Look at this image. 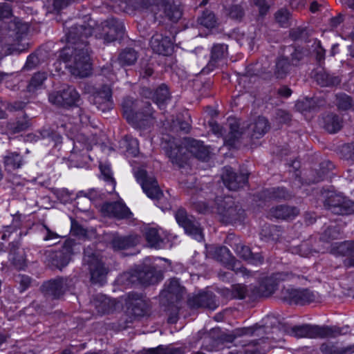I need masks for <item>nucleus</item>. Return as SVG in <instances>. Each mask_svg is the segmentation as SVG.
I'll use <instances>...</instances> for the list:
<instances>
[{
    "label": "nucleus",
    "instance_id": "nucleus-26",
    "mask_svg": "<svg viewBox=\"0 0 354 354\" xmlns=\"http://www.w3.org/2000/svg\"><path fill=\"white\" fill-rule=\"evenodd\" d=\"M137 278L142 285L149 286L161 281L163 279V273L154 267L145 266L138 272Z\"/></svg>",
    "mask_w": 354,
    "mask_h": 354
},
{
    "label": "nucleus",
    "instance_id": "nucleus-57",
    "mask_svg": "<svg viewBox=\"0 0 354 354\" xmlns=\"http://www.w3.org/2000/svg\"><path fill=\"white\" fill-rule=\"evenodd\" d=\"M322 105L319 103L317 99H306L297 104L298 109H301L303 111H312L316 110L319 106Z\"/></svg>",
    "mask_w": 354,
    "mask_h": 354
},
{
    "label": "nucleus",
    "instance_id": "nucleus-13",
    "mask_svg": "<svg viewBox=\"0 0 354 354\" xmlns=\"http://www.w3.org/2000/svg\"><path fill=\"white\" fill-rule=\"evenodd\" d=\"M48 100L50 103L58 106L70 107L80 100V95L74 87L66 86L59 91L50 93Z\"/></svg>",
    "mask_w": 354,
    "mask_h": 354
},
{
    "label": "nucleus",
    "instance_id": "nucleus-60",
    "mask_svg": "<svg viewBox=\"0 0 354 354\" xmlns=\"http://www.w3.org/2000/svg\"><path fill=\"white\" fill-rule=\"evenodd\" d=\"M279 232L278 227L275 225H266L262 230L261 234L268 239L274 241L278 239Z\"/></svg>",
    "mask_w": 354,
    "mask_h": 354
},
{
    "label": "nucleus",
    "instance_id": "nucleus-1",
    "mask_svg": "<svg viewBox=\"0 0 354 354\" xmlns=\"http://www.w3.org/2000/svg\"><path fill=\"white\" fill-rule=\"evenodd\" d=\"M83 25H75L66 33V46L61 52L60 57L68 62L71 74L77 77H86L91 75V62L88 42L85 39L92 35V28Z\"/></svg>",
    "mask_w": 354,
    "mask_h": 354
},
{
    "label": "nucleus",
    "instance_id": "nucleus-39",
    "mask_svg": "<svg viewBox=\"0 0 354 354\" xmlns=\"http://www.w3.org/2000/svg\"><path fill=\"white\" fill-rule=\"evenodd\" d=\"M342 126V118L335 113H329L324 118V128L330 133H337Z\"/></svg>",
    "mask_w": 354,
    "mask_h": 354
},
{
    "label": "nucleus",
    "instance_id": "nucleus-31",
    "mask_svg": "<svg viewBox=\"0 0 354 354\" xmlns=\"http://www.w3.org/2000/svg\"><path fill=\"white\" fill-rule=\"evenodd\" d=\"M10 260L12 264L17 270H22L26 266L25 252L19 250V242L10 243Z\"/></svg>",
    "mask_w": 354,
    "mask_h": 354
},
{
    "label": "nucleus",
    "instance_id": "nucleus-28",
    "mask_svg": "<svg viewBox=\"0 0 354 354\" xmlns=\"http://www.w3.org/2000/svg\"><path fill=\"white\" fill-rule=\"evenodd\" d=\"M91 306L99 315L111 312L115 307V302L104 295H96L91 301Z\"/></svg>",
    "mask_w": 354,
    "mask_h": 354
},
{
    "label": "nucleus",
    "instance_id": "nucleus-48",
    "mask_svg": "<svg viewBox=\"0 0 354 354\" xmlns=\"http://www.w3.org/2000/svg\"><path fill=\"white\" fill-rule=\"evenodd\" d=\"M335 97L336 106L339 110L347 111L351 109L354 105V101L353 98L346 93H342L337 94Z\"/></svg>",
    "mask_w": 354,
    "mask_h": 354
},
{
    "label": "nucleus",
    "instance_id": "nucleus-32",
    "mask_svg": "<svg viewBox=\"0 0 354 354\" xmlns=\"http://www.w3.org/2000/svg\"><path fill=\"white\" fill-rule=\"evenodd\" d=\"M229 132L224 136L225 142L230 146H234L243 135V131L240 129L239 122L231 118L227 120Z\"/></svg>",
    "mask_w": 354,
    "mask_h": 354
},
{
    "label": "nucleus",
    "instance_id": "nucleus-41",
    "mask_svg": "<svg viewBox=\"0 0 354 354\" xmlns=\"http://www.w3.org/2000/svg\"><path fill=\"white\" fill-rule=\"evenodd\" d=\"M291 64L287 57H279L275 61L274 75L278 79H283L289 73Z\"/></svg>",
    "mask_w": 354,
    "mask_h": 354
},
{
    "label": "nucleus",
    "instance_id": "nucleus-38",
    "mask_svg": "<svg viewBox=\"0 0 354 354\" xmlns=\"http://www.w3.org/2000/svg\"><path fill=\"white\" fill-rule=\"evenodd\" d=\"M227 55V46L224 44H214L211 49L210 60L207 67L212 70L216 64L223 59Z\"/></svg>",
    "mask_w": 354,
    "mask_h": 354
},
{
    "label": "nucleus",
    "instance_id": "nucleus-62",
    "mask_svg": "<svg viewBox=\"0 0 354 354\" xmlns=\"http://www.w3.org/2000/svg\"><path fill=\"white\" fill-rule=\"evenodd\" d=\"M140 76L142 78H148L153 73V68L151 64L142 62L139 70Z\"/></svg>",
    "mask_w": 354,
    "mask_h": 354
},
{
    "label": "nucleus",
    "instance_id": "nucleus-4",
    "mask_svg": "<svg viewBox=\"0 0 354 354\" xmlns=\"http://www.w3.org/2000/svg\"><path fill=\"white\" fill-rule=\"evenodd\" d=\"M290 333L298 338H334L343 334L342 328L337 326H319L308 324L292 327Z\"/></svg>",
    "mask_w": 354,
    "mask_h": 354
},
{
    "label": "nucleus",
    "instance_id": "nucleus-46",
    "mask_svg": "<svg viewBox=\"0 0 354 354\" xmlns=\"http://www.w3.org/2000/svg\"><path fill=\"white\" fill-rule=\"evenodd\" d=\"M141 354H184V351L180 348L160 345L156 348L143 350Z\"/></svg>",
    "mask_w": 354,
    "mask_h": 354
},
{
    "label": "nucleus",
    "instance_id": "nucleus-12",
    "mask_svg": "<svg viewBox=\"0 0 354 354\" xmlns=\"http://www.w3.org/2000/svg\"><path fill=\"white\" fill-rule=\"evenodd\" d=\"M175 218L178 225L184 229L186 234L192 236L199 241L203 239V234L200 224L192 215L188 214L184 208H179L176 212Z\"/></svg>",
    "mask_w": 354,
    "mask_h": 354
},
{
    "label": "nucleus",
    "instance_id": "nucleus-18",
    "mask_svg": "<svg viewBox=\"0 0 354 354\" xmlns=\"http://www.w3.org/2000/svg\"><path fill=\"white\" fill-rule=\"evenodd\" d=\"M125 301L135 316H144L149 308V300L142 293L131 292L128 293Z\"/></svg>",
    "mask_w": 354,
    "mask_h": 354
},
{
    "label": "nucleus",
    "instance_id": "nucleus-21",
    "mask_svg": "<svg viewBox=\"0 0 354 354\" xmlns=\"http://www.w3.org/2000/svg\"><path fill=\"white\" fill-rule=\"evenodd\" d=\"M223 295L230 299H245L254 301L257 299L254 286H246L242 283L234 284L230 289L223 290Z\"/></svg>",
    "mask_w": 354,
    "mask_h": 354
},
{
    "label": "nucleus",
    "instance_id": "nucleus-19",
    "mask_svg": "<svg viewBox=\"0 0 354 354\" xmlns=\"http://www.w3.org/2000/svg\"><path fill=\"white\" fill-rule=\"evenodd\" d=\"M218 212L221 216L222 221L225 223H233L240 221L244 218V210L232 201L224 202L218 207Z\"/></svg>",
    "mask_w": 354,
    "mask_h": 354
},
{
    "label": "nucleus",
    "instance_id": "nucleus-2",
    "mask_svg": "<svg viewBox=\"0 0 354 354\" xmlns=\"http://www.w3.org/2000/svg\"><path fill=\"white\" fill-rule=\"evenodd\" d=\"M89 24L92 26V34L94 33L95 37L103 39L105 43H111L121 39L124 34L123 23L115 18L105 20L101 26H96L95 21L89 18L88 24L82 25L87 28L89 27Z\"/></svg>",
    "mask_w": 354,
    "mask_h": 354
},
{
    "label": "nucleus",
    "instance_id": "nucleus-49",
    "mask_svg": "<svg viewBox=\"0 0 354 354\" xmlns=\"http://www.w3.org/2000/svg\"><path fill=\"white\" fill-rule=\"evenodd\" d=\"M47 78L46 72H38L34 74L27 86L29 92H34L39 88Z\"/></svg>",
    "mask_w": 354,
    "mask_h": 354
},
{
    "label": "nucleus",
    "instance_id": "nucleus-25",
    "mask_svg": "<svg viewBox=\"0 0 354 354\" xmlns=\"http://www.w3.org/2000/svg\"><path fill=\"white\" fill-rule=\"evenodd\" d=\"M230 245L235 250L236 254L243 260L252 264L263 263V257L261 254L259 252H252L251 249L248 246L241 243L239 239H236L235 242Z\"/></svg>",
    "mask_w": 354,
    "mask_h": 354
},
{
    "label": "nucleus",
    "instance_id": "nucleus-24",
    "mask_svg": "<svg viewBox=\"0 0 354 354\" xmlns=\"http://www.w3.org/2000/svg\"><path fill=\"white\" fill-rule=\"evenodd\" d=\"M156 118L153 116V111L150 104L149 108L142 109L127 122L136 128L145 129L152 126Z\"/></svg>",
    "mask_w": 354,
    "mask_h": 354
},
{
    "label": "nucleus",
    "instance_id": "nucleus-51",
    "mask_svg": "<svg viewBox=\"0 0 354 354\" xmlns=\"http://www.w3.org/2000/svg\"><path fill=\"white\" fill-rule=\"evenodd\" d=\"M100 169L103 176V179L108 183L109 185V187L106 189V192L108 193H112L115 189V180L113 177L110 167L108 165H100Z\"/></svg>",
    "mask_w": 354,
    "mask_h": 354
},
{
    "label": "nucleus",
    "instance_id": "nucleus-34",
    "mask_svg": "<svg viewBox=\"0 0 354 354\" xmlns=\"http://www.w3.org/2000/svg\"><path fill=\"white\" fill-rule=\"evenodd\" d=\"M139 238L137 235H129L126 236H115L110 244L112 248L117 250H126L137 245Z\"/></svg>",
    "mask_w": 354,
    "mask_h": 354
},
{
    "label": "nucleus",
    "instance_id": "nucleus-42",
    "mask_svg": "<svg viewBox=\"0 0 354 354\" xmlns=\"http://www.w3.org/2000/svg\"><path fill=\"white\" fill-rule=\"evenodd\" d=\"M30 126V120L26 114L17 118L15 121L8 123L7 129L12 134L26 131Z\"/></svg>",
    "mask_w": 354,
    "mask_h": 354
},
{
    "label": "nucleus",
    "instance_id": "nucleus-56",
    "mask_svg": "<svg viewBox=\"0 0 354 354\" xmlns=\"http://www.w3.org/2000/svg\"><path fill=\"white\" fill-rule=\"evenodd\" d=\"M276 21L281 27H287L290 24V20L291 19V14L286 8H281L277 10L274 14Z\"/></svg>",
    "mask_w": 354,
    "mask_h": 354
},
{
    "label": "nucleus",
    "instance_id": "nucleus-23",
    "mask_svg": "<svg viewBox=\"0 0 354 354\" xmlns=\"http://www.w3.org/2000/svg\"><path fill=\"white\" fill-rule=\"evenodd\" d=\"M102 211L108 216L118 219L130 218L132 215L126 205L120 201L104 203L102 206Z\"/></svg>",
    "mask_w": 354,
    "mask_h": 354
},
{
    "label": "nucleus",
    "instance_id": "nucleus-63",
    "mask_svg": "<svg viewBox=\"0 0 354 354\" xmlns=\"http://www.w3.org/2000/svg\"><path fill=\"white\" fill-rule=\"evenodd\" d=\"M40 63L39 58L35 53L30 54L26 60V63L24 67L26 70H32L36 68Z\"/></svg>",
    "mask_w": 354,
    "mask_h": 354
},
{
    "label": "nucleus",
    "instance_id": "nucleus-5",
    "mask_svg": "<svg viewBox=\"0 0 354 354\" xmlns=\"http://www.w3.org/2000/svg\"><path fill=\"white\" fill-rule=\"evenodd\" d=\"M84 92L90 93V102L102 112H106L112 109L113 102L112 99V89L110 86L103 84L100 88H95L91 84H85L83 88Z\"/></svg>",
    "mask_w": 354,
    "mask_h": 354
},
{
    "label": "nucleus",
    "instance_id": "nucleus-11",
    "mask_svg": "<svg viewBox=\"0 0 354 354\" xmlns=\"http://www.w3.org/2000/svg\"><path fill=\"white\" fill-rule=\"evenodd\" d=\"M324 207L335 214L346 215L354 212V202L334 192H328Z\"/></svg>",
    "mask_w": 354,
    "mask_h": 354
},
{
    "label": "nucleus",
    "instance_id": "nucleus-36",
    "mask_svg": "<svg viewBox=\"0 0 354 354\" xmlns=\"http://www.w3.org/2000/svg\"><path fill=\"white\" fill-rule=\"evenodd\" d=\"M208 252L209 255L216 261L232 266L230 263L233 260V257L227 247L212 246L209 248Z\"/></svg>",
    "mask_w": 354,
    "mask_h": 354
},
{
    "label": "nucleus",
    "instance_id": "nucleus-29",
    "mask_svg": "<svg viewBox=\"0 0 354 354\" xmlns=\"http://www.w3.org/2000/svg\"><path fill=\"white\" fill-rule=\"evenodd\" d=\"M187 155L192 154L195 158L201 160H206L209 156V147L204 145L203 142L194 139H189L187 141Z\"/></svg>",
    "mask_w": 354,
    "mask_h": 354
},
{
    "label": "nucleus",
    "instance_id": "nucleus-33",
    "mask_svg": "<svg viewBox=\"0 0 354 354\" xmlns=\"http://www.w3.org/2000/svg\"><path fill=\"white\" fill-rule=\"evenodd\" d=\"M252 139H259L264 136L270 129L268 120L264 117H258L248 127Z\"/></svg>",
    "mask_w": 354,
    "mask_h": 354
},
{
    "label": "nucleus",
    "instance_id": "nucleus-59",
    "mask_svg": "<svg viewBox=\"0 0 354 354\" xmlns=\"http://www.w3.org/2000/svg\"><path fill=\"white\" fill-rule=\"evenodd\" d=\"M289 36L294 41L306 40L308 37V34L306 28L299 26L291 28L289 32Z\"/></svg>",
    "mask_w": 354,
    "mask_h": 354
},
{
    "label": "nucleus",
    "instance_id": "nucleus-45",
    "mask_svg": "<svg viewBox=\"0 0 354 354\" xmlns=\"http://www.w3.org/2000/svg\"><path fill=\"white\" fill-rule=\"evenodd\" d=\"M6 169L15 170L20 168L23 164V158L17 152H8L3 158Z\"/></svg>",
    "mask_w": 354,
    "mask_h": 354
},
{
    "label": "nucleus",
    "instance_id": "nucleus-20",
    "mask_svg": "<svg viewBox=\"0 0 354 354\" xmlns=\"http://www.w3.org/2000/svg\"><path fill=\"white\" fill-rule=\"evenodd\" d=\"M330 252L335 256L346 257L344 266L347 268H354V241H345L341 243H335L331 245Z\"/></svg>",
    "mask_w": 354,
    "mask_h": 354
},
{
    "label": "nucleus",
    "instance_id": "nucleus-15",
    "mask_svg": "<svg viewBox=\"0 0 354 354\" xmlns=\"http://www.w3.org/2000/svg\"><path fill=\"white\" fill-rule=\"evenodd\" d=\"M184 290L185 288L180 286L178 279H170L160 293V303L164 306H169L178 302L183 298Z\"/></svg>",
    "mask_w": 354,
    "mask_h": 354
},
{
    "label": "nucleus",
    "instance_id": "nucleus-35",
    "mask_svg": "<svg viewBox=\"0 0 354 354\" xmlns=\"http://www.w3.org/2000/svg\"><path fill=\"white\" fill-rule=\"evenodd\" d=\"M260 198L266 200H288L291 195L283 187H271L262 190L259 193Z\"/></svg>",
    "mask_w": 354,
    "mask_h": 354
},
{
    "label": "nucleus",
    "instance_id": "nucleus-64",
    "mask_svg": "<svg viewBox=\"0 0 354 354\" xmlns=\"http://www.w3.org/2000/svg\"><path fill=\"white\" fill-rule=\"evenodd\" d=\"M218 340L212 339L209 335L203 337V347L207 351H213L216 349L218 345Z\"/></svg>",
    "mask_w": 354,
    "mask_h": 354
},
{
    "label": "nucleus",
    "instance_id": "nucleus-52",
    "mask_svg": "<svg viewBox=\"0 0 354 354\" xmlns=\"http://www.w3.org/2000/svg\"><path fill=\"white\" fill-rule=\"evenodd\" d=\"M198 22L204 27L212 28L216 26V18L213 12L207 10L198 18Z\"/></svg>",
    "mask_w": 354,
    "mask_h": 354
},
{
    "label": "nucleus",
    "instance_id": "nucleus-37",
    "mask_svg": "<svg viewBox=\"0 0 354 354\" xmlns=\"http://www.w3.org/2000/svg\"><path fill=\"white\" fill-rule=\"evenodd\" d=\"M257 332V335L259 336L265 333L264 328L259 327H248L241 328L234 330L231 334L225 335L222 339L227 342H233L237 337L243 335H254Z\"/></svg>",
    "mask_w": 354,
    "mask_h": 354
},
{
    "label": "nucleus",
    "instance_id": "nucleus-17",
    "mask_svg": "<svg viewBox=\"0 0 354 354\" xmlns=\"http://www.w3.org/2000/svg\"><path fill=\"white\" fill-rule=\"evenodd\" d=\"M149 46L153 53L169 56L174 52V45L169 36L161 32H156L151 37Z\"/></svg>",
    "mask_w": 354,
    "mask_h": 354
},
{
    "label": "nucleus",
    "instance_id": "nucleus-3",
    "mask_svg": "<svg viewBox=\"0 0 354 354\" xmlns=\"http://www.w3.org/2000/svg\"><path fill=\"white\" fill-rule=\"evenodd\" d=\"M162 147L174 165L182 168L187 164L189 157L187 145L183 146L180 139L165 134L162 138Z\"/></svg>",
    "mask_w": 354,
    "mask_h": 354
},
{
    "label": "nucleus",
    "instance_id": "nucleus-10",
    "mask_svg": "<svg viewBox=\"0 0 354 354\" xmlns=\"http://www.w3.org/2000/svg\"><path fill=\"white\" fill-rule=\"evenodd\" d=\"M281 298L290 304L306 305L317 301L319 295L308 288L284 287L281 290Z\"/></svg>",
    "mask_w": 354,
    "mask_h": 354
},
{
    "label": "nucleus",
    "instance_id": "nucleus-16",
    "mask_svg": "<svg viewBox=\"0 0 354 354\" xmlns=\"http://www.w3.org/2000/svg\"><path fill=\"white\" fill-rule=\"evenodd\" d=\"M221 179L229 190L237 191L247 184L248 176L247 174L236 172L230 166H225L223 169Z\"/></svg>",
    "mask_w": 354,
    "mask_h": 354
},
{
    "label": "nucleus",
    "instance_id": "nucleus-55",
    "mask_svg": "<svg viewBox=\"0 0 354 354\" xmlns=\"http://www.w3.org/2000/svg\"><path fill=\"white\" fill-rule=\"evenodd\" d=\"M342 232L338 225L329 226L324 232L322 239L325 241H330L341 237Z\"/></svg>",
    "mask_w": 354,
    "mask_h": 354
},
{
    "label": "nucleus",
    "instance_id": "nucleus-27",
    "mask_svg": "<svg viewBox=\"0 0 354 354\" xmlns=\"http://www.w3.org/2000/svg\"><path fill=\"white\" fill-rule=\"evenodd\" d=\"M188 304L192 308L214 309L216 307L214 295L212 292H202L194 295L188 300Z\"/></svg>",
    "mask_w": 354,
    "mask_h": 354
},
{
    "label": "nucleus",
    "instance_id": "nucleus-53",
    "mask_svg": "<svg viewBox=\"0 0 354 354\" xmlns=\"http://www.w3.org/2000/svg\"><path fill=\"white\" fill-rule=\"evenodd\" d=\"M351 348H339L331 342H325L320 346V351L322 354H344Z\"/></svg>",
    "mask_w": 354,
    "mask_h": 354
},
{
    "label": "nucleus",
    "instance_id": "nucleus-43",
    "mask_svg": "<svg viewBox=\"0 0 354 354\" xmlns=\"http://www.w3.org/2000/svg\"><path fill=\"white\" fill-rule=\"evenodd\" d=\"M146 241L151 248H161L164 244V240L159 234L158 230L154 227L146 229L145 232Z\"/></svg>",
    "mask_w": 354,
    "mask_h": 354
},
{
    "label": "nucleus",
    "instance_id": "nucleus-44",
    "mask_svg": "<svg viewBox=\"0 0 354 354\" xmlns=\"http://www.w3.org/2000/svg\"><path fill=\"white\" fill-rule=\"evenodd\" d=\"M317 82L322 86H333L338 85L341 79L324 71H320L315 75Z\"/></svg>",
    "mask_w": 354,
    "mask_h": 354
},
{
    "label": "nucleus",
    "instance_id": "nucleus-30",
    "mask_svg": "<svg viewBox=\"0 0 354 354\" xmlns=\"http://www.w3.org/2000/svg\"><path fill=\"white\" fill-rule=\"evenodd\" d=\"M299 214V210L295 207H291L285 205H280L272 207L268 215L270 217L277 219H292Z\"/></svg>",
    "mask_w": 354,
    "mask_h": 354
},
{
    "label": "nucleus",
    "instance_id": "nucleus-40",
    "mask_svg": "<svg viewBox=\"0 0 354 354\" xmlns=\"http://www.w3.org/2000/svg\"><path fill=\"white\" fill-rule=\"evenodd\" d=\"M138 58V53L133 48L127 47L118 55V61L122 66L135 64Z\"/></svg>",
    "mask_w": 354,
    "mask_h": 354
},
{
    "label": "nucleus",
    "instance_id": "nucleus-6",
    "mask_svg": "<svg viewBox=\"0 0 354 354\" xmlns=\"http://www.w3.org/2000/svg\"><path fill=\"white\" fill-rule=\"evenodd\" d=\"M83 263L88 266L93 283L103 285L106 282L108 269L103 262L95 254L92 248L84 249Z\"/></svg>",
    "mask_w": 354,
    "mask_h": 354
},
{
    "label": "nucleus",
    "instance_id": "nucleus-58",
    "mask_svg": "<svg viewBox=\"0 0 354 354\" xmlns=\"http://www.w3.org/2000/svg\"><path fill=\"white\" fill-rule=\"evenodd\" d=\"M335 168V165L330 160H324L320 163V172L322 175H319L318 177L309 180L310 183H316L321 180H323L324 176L326 175L329 171H332Z\"/></svg>",
    "mask_w": 354,
    "mask_h": 354
},
{
    "label": "nucleus",
    "instance_id": "nucleus-9",
    "mask_svg": "<svg viewBox=\"0 0 354 354\" xmlns=\"http://www.w3.org/2000/svg\"><path fill=\"white\" fill-rule=\"evenodd\" d=\"M77 246L75 241L67 239L58 251H49L46 253V259L49 264L59 270L66 266L71 259V256Z\"/></svg>",
    "mask_w": 354,
    "mask_h": 354
},
{
    "label": "nucleus",
    "instance_id": "nucleus-50",
    "mask_svg": "<svg viewBox=\"0 0 354 354\" xmlns=\"http://www.w3.org/2000/svg\"><path fill=\"white\" fill-rule=\"evenodd\" d=\"M170 98V93L168 87L165 85H160L155 91L153 95V101L158 105L164 104Z\"/></svg>",
    "mask_w": 354,
    "mask_h": 354
},
{
    "label": "nucleus",
    "instance_id": "nucleus-8",
    "mask_svg": "<svg viewBox=\"0 0 354 354\" xmlns=\"http://www.w3.org/2000/svg\"><path fill=\"white\" fill-rule=\"evenodd\" d=\"M73 286L71 278L58 277L44 281L40 290L46 297L59 299Z\"/></svg>",
    "mask_w": 354,
    "mask_h": 354
},
{
    "label": "nucleus",
    "instance_id": "nucleus-14",
    "mask_svg": "<svg viewBox=\"0 0 354 354\" xmlns=\"http://www.w3.org/2000/svg\"><path fill=\"white\" fill-rule=\"evenodd\" d=\"M135 176L137 181L141 185L143 192L147 196L154 200H159L163 195L158 181L155 177L149 176L145 169H138Z\"/></svg>",
    "mask_w": 354,
    "mask_h": 354
},
{
    "label": "nucleus",
    "instance_id": "nucleus-7",
    "mask_svg": "<svg viewBox=\"0 0 354 354\" xmlns=\"http://www.w3.org/2000/svg\"><path fill=\"white\" fill-rule=\"evenodd\" d=\"M294 277L295 274L292 272H276L270 276L263 277L259 286H254L257 299L270 297L277 290L280 282L290 280Z\"/></svg>",
    "mask_w": 354,
    "mask_h": 354
},
{
    "label": "nucleus",
    "instance_id": "nucleus-61",
    "mask_svg": "<svg viewBox=\"0 0 354 354\" xmlns=\"http://www.w3.org/2000/svg\"><path fill=\"white\" fill-rule=\"evenodd\" d=\"M306 55V50L303 48H295L293 52H292L290 55L292 65L297 66Z\"/></svg>",
    "mask_w": 354,
    "mask_h": 354
},
{
    "label": "nucleus",
    "instance_id": "nucleus-22",
    "mask_svg": "<svg viewBox=\"0 0 354 354\" xmlns=\"http://www.w3.org/2000/svg\"><path fill=\"white\" fill-rule=\"evenodd\" d=\"M150 102L148 101H142L139 99H135L130 96L125 97L122 103L121 108L123 116L128 121L132 119L133 115L144 108H149Z\"/></svg>",
    "mask_w": 354,
    "mask_h": 354
},
{
    "label": "nucleus",
    "instance_id": "nucleus-47",
    "mask_svg": "<svg viewBox=\"0 0 354 354\" xmlns=\"http://www.w3.org/2000/svg\"><path fill=\"white\" fill-rule=\"evenodd\" d=\"M165 129L169 128V131L174 133H178L180 131H183L184 133H188L190 129V125L188 122L183 120H171V122L169 123V121H166L163 124Z\"/></svg>",
    "mask_w": 354,
    "mask_h": 354
},
{
    "label": "nucleus",
    "instance_id": "nucleus-54",
    "mask_svg": "<svg viewBox=\"0 0 354 354\" xmlns=\"http://www.w3.org/2000/svg\"><path fill=\"white\" fill-rule=\"evenodd\" d=\"M225 13L231 19L241 21L245 15V10L241 4H234L225 8Z\"/></svg>",
    "mask_w": 354,
    "mask_h": 354
}]
</instances>
